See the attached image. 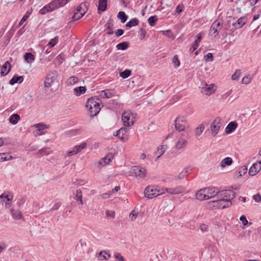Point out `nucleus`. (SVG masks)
Listing matches in <instances>:
<instances>
[{"mask_svg": "<svg viewBox=\"0 0 261 261\" xmlns=\"http://www.w3.org/2000/svg\"><path fill=\"white\" fill-rule=\"evenodd\" d=\"M174 125L175 129L179 132H184L187 128L189 127L186 118L180 116L176 117L174 121Z\"/></svg>", "mask_w": 261, "mask_h": 261, "instance_id": "obj_1", "label": "nucleus"}, {"mask_svg": "<svg viewBox=\"0 0 261 261\" xmlns=\"http://www.w3.org/2000/svg\"><path fill=\"white\" fill-rule=\"evenodd\" d=\"M162 193H160V190L152 186H147L144 191L145 196L149 199L156 197L161 195Z\"/></svg>", "mask_w": 261, "mask_h": 261, "instance_id": "obj_2", "label": "nucleus"}, {"mask_svg": "<svg viewBox=\"0 0 261 261\" xmlns=\"http://www.w3.org/2000/svg\"><path fill=\"white\" fill-rule=\"evenodd\" d=\"M217 196L218 199H232L236 196L235 193L231 190L219 191V193L217 194Z\"/></svg>", "mask_w": 261, "mask_h": 261, "instance_id": "obj_3", "label": "nucleus"}, {"mask_svg": "<svg viewBox=\"0 0 261 261\" xmlns=\"http://www.w3.org/2000/svg\"><path fill=\"white\" fill-rule=\"evenodd\" d=\"M131 175L140 178H143L146 175L145 169L139 166L133 167Z\"/></svg>", "mask_w": 261, "mask_h": 261, "instance_id": "obj_4", "label": "nucleus"}, {"mask_svg": "<svg viewBox=\"0 0 261 261\" xmlns=\"http://www.w3.org/2000/svg\"><path fill=\"white\" fill-rule=\"evenodd\" d=\"M100 100L97 97L90 98L86 102V107L88 110H92V108L100 107Z\"/></svg>", "mask_w": 261, "mask_h": 261, "instance_id": "obj_5", "label": "nucleus"}, {"mask_svg": "<svg viewBox=\"0 0 261 261\" xmlns=\"http://www.w3.org/2000/svg\"><path fill=\"white\" fill-rule=\"evenodd\" d=\"M221 119L220 117H216L211 125L212 135L215 137L218 134L221 126Z\"/></svg>", "mask_w": 261, "mask_h": 261, "instance_id": "obj_6", "label": "nucleus"}, {"mask_svg": "<svg viewBox=\"0 0 261 261\" xmlns=\"http://www.w3.org/2000/svg\"><path fill=\"white\" fill-rule=\"evenodd\" d=\"M58 74L57 71H54L49 73L44 81V86L46 88H49L51 86L52 84L56 80Z\"/></svg>", "mask_w": 261, "mask_h": 261, "instance_id": "obj_7", "label": "nucleus"}, {"mask_svg": "<svg viewBox=\"0 0 261 261\" xmlns=\"http://www.w3.org/2000/svg\"><path fill=\"white\" fill-rule=\"evenodd\" d=\"M222 28L221 23L218 20H215L210 29V34L215 37L217 36Z\"/></svg>", "mask_w": 261, "mask_h": 261, "instance_id": "obj_8", "label": "nucleus"}, {"mask_svg": "<svg viewBox=\"0 0 261 261\" xmlns=\"http://www.w3.org/2000/svg\"><path fill=\"white\" fill-rule=\"evenodd\" d=\"M207 199L213 198L219 193V190L215 187H208L204 188Z\"/></svg>", "mask_w": 261, "mask_h": 261, "instance_id": "obj_9", "label": "nucleus"}, {"mask_svg": "<svg viewBox=\"0 0 261 261\" xmlns=\"http://www.w3.org/2000/svg\"><path fill=\"white\" fill-rule=\"evenodd\" d=\"M132 115L130 113L127 112H124L122 114V120L125 126H130L134 124V120H133V117L130 119V115Z\"/></svg>", "mask_w": 261, "mask_h": 261, "instance_id": "obj_10", "label": "nucleus"}, {"mask_svg": "<svg viewBox=\"0 0 261 261\" xmlns=\"http://www.w3.org/2000/svg\"><path fill=\"white\" fill-rule=\"evenodd\" d=\"M216 90L215 85L211 84L208 85L206 83L204 84V86L202 87L201 92L207 95H210L215 92Z\"/></svg>", "mask_w": 261, "mask_h": 261, "instance_id": "obj_11", "label": "nucleus"}, {"mask_svg": "<svg viewBox=\"0 0 261 261\" xmlns=\"http://www.w3.org/2000/svg\"><path fill=\"white\" fill-rule=\"evenodd\" d=\"M87 146V143L83 142L80 145H76L74 146L72 148V150L69 151L67 152V155L69 156H72L74 154L80 152L82 149L86 148Z\"/></svg>", "mask_w": 261, "mask_h": 261, "instance_id": "obj_12", "label": "nucleus"}, {"mask_svg": "<svg viewBox=\"0 0 261 261\" xmlns=\"http://www.w3.org/2000/svg\"><path fill=\"white\" fill-rule=\"evenodd\" d=\"M260 165V161H259L258 163H254L249 170V175L251 176H254L256 175L261 169Z\"/></svg>", "mask_w": 261, "mask_h": 261, "instance_id": "obj_13", "label": "nucleus"}, {"mask_svg": "<svg viewBox=\"0 0 261 261\" xmlns=\"http://www.w3.org/2000/svg\"><path fill=\"white\" fill-rule=\"evenodd\" d=\"M166 192L170 194H179L182 193L185 191L184 188L181 186H178L175 188H166Z\"/></svg>", "mask_w": 261, "mask_h": 261, "instance_id": "obj_14", "label": "nucleus"}, {"mask_svg": "<svg viewBox=\"0 0 261 261\" xmlns=\"http://www.w3.org/2000/svg\"><path fill=\"white\" fill-rule=\"evenodd\" d=\"M128 132V129L125 127H122L116 132L115 136H117L123 142L126 141L127 138L124 137V136Z\"/></svg>", "mask_w": 261, "mask_h": 261, "instance_id": "obj_15", "label": "nucleus"}, {"mask_svg": "<svg viewBox=\"0 0 261 261\" xmlns=\"http://www.w3.org/2000/svg\"><path fill=\"white\" fill-rule=\"evenodd\" d=\"M11 68V66L10 63L8 61L6 62L1 68V76H4L6 75L10 71Z\"/></svg>", "mask_w": 261, "mask_h": 261, "instance_id": "obj_16", "label": "nucleus"}, {"mask_svg": "<svg viewBox=\"0 0 261 261\" xmlns=\"http://www.w3.org/2000/svg\"><path fill=\"white\" fill-rule=\"evenodd\" d=\"M55 9L54 7L53 3L50 2L48 5L45 6L42 9H41L39 11V13L42 15H44L46 13L51 12Z\"/></svg>", "mask_w": 261, "mask_h": 261, "instance_id": "obj_17", "label": "nucleus"}, {"mask_svg": "<svg viewBox=\"0 0 261 261\" xmlns=\"http://www.w3.org/2000/svg\"><path fill=\"white\" fill-rule=\"evenodd\" d=\"M219 208H224L231 205L230 199H218Z\"/></svg>", "mask_w": 261, "mask_h": 261, "instance_id": "obj_18", "label": "nucleus"}, {"mask_svg": "<svg viewBox=\"0 0 261 261\" xmlns=\"http://www.w3.org/2000/svg\"><path fill=\"white\" fill-rule=\"evenodd\" d=\"M187 144V140L183 138H179L175 145V147L177 150H179L185 147Z\"/></svg>", "mask_w": 261, "mask_h": 261, "instance_id": "obj_19", "label": "nucleus"}, {"mask_svg": "<svg viewBox=\"0 0 261 261\" xmlns=\"http://www.w3.org/2000/svg\"><path fill=\"white\" fill-rule=\"evenodd\" d=\"M206 207L208 210H215L219 208L218 199L210 201L206 203Z\"/></svg>", "mask_w": 261, "mask_h": 261, "instance_id": "obj_20", "label": "nucleus"}, {"mask_svg": "<svg viewBox=\"0 0 261 261\" xmlns=\"http://www.w3.org/2000/svg\"><path fill=\"white\" fill-rule=\"evenodd\" d=\"M238 126V124L235 121L230 122L226 126L225 129V133L226 134H230L233 132Z\"/></svg>", "mask_w": 261, "mask_h": 261, "instance_id": "obj_21", "label": "nucleus"}, {"mask_svg": "<svg viewBox=\"0 0 261 261\" xmlns=\"http://www.w3.org/2000/svg\"><path fill=\"white\" fill-rule=\"evenodd\" d=\"M196 198L199 200H204L207 199L204 188L200 189L196 194Z\"/></svg>", "mask_w": 261, "mask_h": 261, "instance_id": "obj_22", "label": "nucleus"}, {"mask_svg": "<svg viewBox=\"0 0 261 261\" xmlns=\"http://www.w3.org/2000/svg\"><path fill=\"white\" fill-rule=\"evenodd\" d=\"M246 23V18L244 17H241L236 22H232V24L236 28H241Z\"/></svg>", "mask_w": 261, "mask_h": 261, "instance_id": "obj_23", "label": "nucleus"}, {"mask_svg": "<svg viewBox=\"0 0 261 261\" xmlns=\"http://www.w3.org/2000/svg\"><path fill=\"white\" fill-rule=\"evenodd\" d=\"M23 80V77L22 76H18L17 75H15L10 80L9 84L11 85H13L16 83H21Z\"/></svg>", "mask_w": 261, "mask_h": 261, "instance_id": "obj_24", "label": "nucleus"}, {"mask_svg": "<svg viewBox=\"0 0 261 261\" xmlns=\"http://www.w3.org/2000/svg\"><path fill=\"white\" fill-rule=\"evenodd\" d=\"M68 1V0H54L51 3H53L54 7L56 9L64 6Z\"/></svg>", "mask_w": 261, "mask_h": 261, "instance_id": "obj_25", "label": "nucleus"}, {"mask_svg": "<svg viewBox=\"0 0 261 261\" xmlns=\"http://www.w3.org/2000/svg\"><path fill=\"white\" fill-rule=\"evenodd\" d=\"M113 155L111 154H108L106 156L103 158L100 161L98 162V164H102L103 163H105V165L109 164L113 159Z\"/></svg>", "mask_w": 261, "mask_h": 261, "instance_id": "obj_26", "label": "nucleus"}, {"mask_svg": "<svg viewBox=\"0 0 261 261\" xmlns=\"http://www.w3.org/2000/svg\"><path fill=\"white\" fill-rule=\"evenodd\" d=\"M49 148L46 147L41 149L39 150L37 152L36 154L39 156H42L45 155L49 154L51 151L49 150Z\"/></svg>", "mask_w": 261, "mask_h": 261, "instance_id": "obj_27", "label": "nucleus"}, {"mask_svg": "<svg viewBox=\"0 0 261 261\" xmlns=\"http://www.w3.org/2000/svg\"><path fill=\"white\" fill-rule=\"evenodd\" d=\"M86 91V88L85 86H80L74 89V94L76 96H80Z\"/></svg>", "mask_w": 261, "mask_h": 261, "instance_id": "obj_28", "label": "nucleus"}, {"mask_svg": "<svg viewBox=\"0 0 261 261\" xmlns=\"http://www.w3.org/2000/svg\"><path fill=\"white\" fill-rule=\"evenodd\" d=\"M82 197L83 196L82 191L81 190H77L74 198L76 200L77 202H79V204L82 205H83L84 203Z\"/></svg>", "mask_w": 261, "mask_h": 261, "instance_id": "obj_29", "label": "nucleus"}, {"mask_svg": "<svg viewBox=\"0 0 261 261\" xmlns=\"http://www.w3.org/2000/svg\"><path fill=\"white\" fill-rule=\"evenodd\" d=\"M20 119V116L17 114H13L9 118V122L12 124H16L17 123L18 120Z\"/></svg>", "mask_w": 261, "mask_h": 261, "instance_id": "obj_30", "label": "nucleus"}, {"mask_svg": "<svg viewBox=\"0 0 261 261\" xmlns=\"http://www.w3.org/2000/svg\"><path fill=\"white\" fill-rule=\"evenodd\" d=\"M232 163V160L231 158L227 157L223 159L221 162V166L224 168L226 166H229Z\"/></svg>", "mask_w": 261, "mask_h": 261, "instance_id": "obj_31", "label": "nucleus"}, {"mask_svg": "<svg viewBox=\"0 0 261 261\" xmlns=\"http://www.w3.org/2000/svg\"><path fill=\"white\" fill-rule=\"evenodd\" d=\"M24 60L28 63H31L35 60L34 56L30 53H27L24 55Z\"/></svg>", "mask_w": 261, "mask_h": 261, "instance_id": "obj_32", "label": "nucleus"}, {"mask_svg": "<svg viewBox=\"0 0 261 261\" xmlns=\"http://www.w3.org/2000/svg\"><path fill=\"white\" fill-rule=\"evenodd\" d=\"M107 0H99L98 11H104L106 9Z\"/></svg>", "mask_w": 261, "mask_h": 261, "instance_id": "obj_33", "label": "nucleus"}, {"mask_svg": "<svg viewBox=\"0 0 261 261\" xmlns=\"http://www.w3.org/2000/svg\"><path fill=\"white\" fill-rule=\"evenodd\" d=\"M110 257V254L106 251H102L100 252L98 254V257H99V259L101 260L108 259Z\"/></svg>", "mask_w": 261, "mask_h": 261, "instance_id": "obj_34", "label": "nucleus"}, {"mask_svg": "<svg viewBox=\"0 0 261 261\" xmlns=\"http://www.w3.org/2000/svg\"><path fill=\"white\" fill-rule=\"evenodd\" d=\"M139 21L138 19L136 18H133L126 23L125 26L127 28H131L132 27L137 25L139 24Z\"/></svg>", "mask_w": 261, "mask_h": 261, "instance_id": "obj_35", "label": "nucleus"}, {"mask_svg": "<svg viewBox=\"0 0 261 261\" xmlns=\"http://www.w3.org/2000/svg\"><path fill=\"white\" fill-rule=\"evenodd\" d=\"M129 46V44L128 42H122L119 44H118L116 46V47L119 50H125Z\"/></svg>", "mask_w": 261, "mask_h": 261, "instance_id": "obj_36", "label": "nucleus"}, {"mask_svg": "<svg viewBox=\"0 0 261 261\" xmlns=\"http://www.w3.org/2000/svg\"><path fill=\"white\" fill-rule=\"evenodd\" d=\"M11 213L13 218L16 220L19 219L22 217L21 212L19 210H11Z\"/></svg>", "mask_w": 261, "mask_h": 261, "instance_id": "obj_37", "label": "nucleus"}, {"mask_svg": "<svg viewBox=\"0 0 261 261\" xmlns=\"http://www.w3.org/2000/svg\"><path fill=\"white\" fill-rule=\"evenodd\" d=\"M85 14V10L84 9L81 13L75 11L74 14L72 17V20L75 21L80 19Z\"/></svg>", "mask_w": 261, "mask_h": 261, "instance_id": "obj_38", "label": "nucleus"}, {"mask_svg": "<svg viewBox=\"0 0 261 261\" xmlns=\"http://www.w3.org/2000/svg\"><path fill=\"white\" fill-rule=\"evenodd\" d=\"M117 16L121 20V22L122 23L125 22L127 19V16L123 11L119 12Z\"/></svg>", "mask_w": 261, "mask_h": 261, "instance_id": "obj_39", "label": "nucleus"}, {"mask_svg": "<svg viewBox=\"0 0 261 261\" xmlns=\"http://www.w3.org/2000/svg\"><path fill=\"white\" fill-rule=\"evenodd\" d=\"M204 129V125L203 124H201L198 127H197L195 130V136L196 137L199 136L203 132Z\"/></svg>", "mask_w": 261, "mask_h": 261, "instance_id": "obj_40", "label": "nucleus"}, {"mask_svg": "<svg viewBox=\"0 0 261 261\" xmlns=\"http://www.w3.org/2000/svg\"><path fill=\"white\" fill-rule=\"evenodd\" d=\"M165 152V149L163 145L160 146L158 148L157 151L155 152V154L158 155L156 160H158L162 154Z\"/></svg>", "mask_w": 261, "mask_h": 261, "instance_id": "obj_41", "label": "nucleus"}, {"mask_svg": "<svg viewBox=\"0 0 261 261\" xmlns=\"http://www.w3.org/2000/svg\"><path fill=\"white\" fill-rule=\"evenodd\" d=\"M120 76L123 79H126L131 74V70L128 69H126L123 71L120 72L119 73Z\"/></svg>", "mask_w": 261, "mask_h": 261, "instance_id": "obj_42", "label": "nucleus"}, {"mask_svg": "<svg viewBox=\"0 0 261 261\" xmlns=\"http://www.w3.org/2000/svg\"><path fill=\"white\" fill-rule=\"evenodd\" d=\"M100 110V107H96V108H92V110H88V111L90 114V116L91 117L96 116L99 113Z\"/></svg>", "mask_w": 261, "mask_h": 261, "instance_id": "obj_43", "label": "nucleus"}, {"mask_svg": "<svg viewBox=\"0 0 261 261\" xmlns=\"http://www.w3.org/2000/svg\"><path fill=\"white\" fill-rule=\"evenodd\" d=\"M104 93V95L106 98H110L114 95L115 93L114 91H111V90L107 89L105 90H103L101 92Z\"/></svg>", "mask_w": 261, "mask_h": 261, "instance_id": "obj_44", "label": "nucleus"}, {"mask_svg": "<svg viewBox=\"0 0 261 261\" xmlns=\"http://www.w3.org/2000/svg\"><path fill=\"white\" fill-rule=\"evenodd\" d=\"M85 9V11L87 10V6L86 3L81 4L75 10V11L78 12L79 13H81L83 10Z\"/></svg>", "mask_w": 261, "mask_h": 261, "instance_id": "obj_45", "label": "nucleus"}, {"mask_svg": "<svg viewBox=\"0 0 261 261\" xmlns=\"http://www.w3.org/2000/svg\"><path fill=\"white\" fill-rule=\"evenodd\" d=\"M79 81V79L77 77L72 76L70 77L67 80V84L69 85H72L75 83H76Z\"/></svg>", "mask_w": 261, "mask_h": 261, "instance_id": "obj_46", "label": "nucleus"}, {"mask_svg": "<svg viewBox=\"0 0 261 261\" xmlns=\"http://www.w3.org/2000/svg\"><path fill=\"white\" fill-rule=\"evenodd\" d=\"M148 21L150 25L153 26L158 21L157 16L156 15L152 16L148 18Z\"/></svg>", "mask_w": 261, "mask_h": 261, "instance_id": "obj_47", "label": "nucleus"}, {"mask_svg": "<svg viewBox=\"0 0 261 261\" xmlns=\"http://www.w3.org/2000/svg\"><path fill=\"white\" fill-rule=\"evenodd\" d=\"M105 27H107V29L108 30V34L109 35H112L114 33L113 29V24L111 22H108Z\"/></svg>", "mask_w": 261, "mask_h": 261, "instance_id": "obj_48", "label": "nucleus"}, {"mask_svg": "<svg viewBox=\"0 0 261 261\" xmlns=\"http://www.w3.org/2000/svg\"><path fill=\"white\" fill-rule=\"evenodd\" d=\"M241 74V70L238 69L234 73H233L231 76V79L233 80H238L239 77Z\"/></svg>", "mask_w": 261, "mask_h": 261, "instance_id": "obj_49", "label": "nucleus"}, {"mask_svg": "<svg viewBox=\"0 0 261 261\" xmlns=\"http://www.w3.org/2000/svg\"><path fill=\"white\" fill-rule=\"evenodd\" d=\"M58 38L57 37H56L54 38L51 39L50 42L48 43L47 45L53 47L58 43Z\"/></svg>", "mask_w": 261, "mask_h": 261, "instance_id": "obj_50", "label": "nucleus"}, {"mask_svg": "<svg viewBox=\"0 0 261 261\" xmlns=\"http://www.w3.org/2000/svg\"><path fill=\"white\" fill-rule=\"evenodd\" d=\"M138 215V212L135 210H133L129 214V218H131L132 220H134L136 219Z\"/></svg>", "mask_w": 261, "mask_h": 261, "instance_id": "obj_51", "label": "nucleus"}, {"mask_svg": "<svg viewBox=\"0 0 261 261\" xmlns=\"http://www.w3.org/2000/svg\"><path fill=\"white\" fill-rule=\"evenodd\" d=\"M251 80V77L250 75H247L243 78L242 83L245 84H247L250 83Z\"/></svg>", "mask_w": 261, "mask_h": 261, "instance_id": "obj_52", "label": "nucleus"}, {"mask_svg": "<svg viewBox=\"0 0 261 261\" xmlns=\"http://www.w3.org/2000/svg\"><path fill=\"white\" fill-rule=\"evenodd\" d=\"M199 228L202 232H207L208 229V225L204 223L200 224Z\"/></svg>", "mask_w": 261, "mask_h": 261, "instance_id": "obj_53", "label": "nucleus"}, {"mask_svg": "<svg viewBox=\"0 0 261 261\" xmlns=\"http://www.w3.org/2000/svg\"><path fill=\"white\" fill-rule=\"evenodd\" d=\"M115 258L118 261H124V258L119 253H116L115 254Z\"/></svg>", "mask_w": 261, "mask_h": 261, "instance_id": "obj_54", "label": "nucleus"}, {"mask_svg": "<svg viewBox=\"0 0 261 261\" xmlns=\"http://www.w3.org/2000/svg\"><path fill=\"white\" fill-rule=\"evenodd\" d=\"M205 61L206 62H210L212 61L213 60V55L211 53H208L205 57H204Z\"/></svg>", "mask_w": 261, "mask_h": 261, "instance_id": "obj_55", "label": "nucleus"}, {"mask_svg": "<svg viewBox=\"0 0 261 261\" xmlns=\"http://www.w3.org/2000/svg\"><path fill=\"white\" fill-rule=\"evenodd\" d=\"M247 171V168L245 166H242L240 168L239 173L240 176H241L243 174H245Z\"/></svg>", "mask_w": 261, "mask_h": 261, "instance_id": "obj_56", "label": "nucleus"}, {"mask_svg": "<svg viewBox=\"0 0 261 261\" xmlns=\"http://www.w3.org/2000/svg\"><path fill=\"white\" fill-rule=\"evenodd\" d=\"M240 220L242 222L244 226L247 225L248 223V221H247L246 217L244 215L241 216L240 218Z\"/></svg>", "mask_w": 261, "mask_h": 261, "instance_id": "obj_57", "label": "nucleus"}, {"mask_svg": "<svg viewBox=\"0 0 261 261\" xmlns=\"http://www.w3.org/2000/svg\"><path fill=\"white\" fill-rule=\"evenodd\" d=\"M173 63H174L175 66L176 67H178L179 66L180 62H179V60H178L177 56L175 55L173 57Z\"/></svg>", "mask_w": 261, "mask_h": 261, "instance_id": "obj_58", "label": "nucleus"}, {"mask_svg": "<svg viewBox=\"0 0 261 261\" xmlns=\"http://www.w3.org/2000/svg\"><path fill=\"white\" fill-rule=\"evenodd\" d=\"M140 34V39H143L146 35V31L144 29L141 28L139 30Z\"/></svg>", "mask_w": 261, "mask_h": 261, "instance_id": "obj_59", "label": "nucleus"}, {"mask_svg": "<svg viewBox=\"0 0 261 261\" xmlns=\"http://www.w3.org/2000/svg\"><path fill=\"white\" fill-rule=\"evenodd\" d=\"M186 172H187L186 171L185 172H180L178 176L175 177L174 179L175 180H177V179H180L183 178L185 176V175H186L185 173Z\"/></svg>", "mask_w": 261, "mask_h": 261, "instance_id": "obj_60", "label": "nucleus"}, {"mask_svg": "<svg viewBox=\"0 0 261 261\" xmlns=\"http://www.w3.org/2000/svg\"><path fill=\"white\" fill-rule=\"evenodd\" d=\"M106 215L107 217H110L112 218H114L115 217V213L114 211H110L107 210L106 211Z\"/></svg>", "mask_w": 261, "mask_h": 261, "instance_id": "obj_61", "label": "nucleus"}, {"mask_svg": "<svg viewBox=\"0 0 261 261\" xmlns=\"http://www.w3.org/2000/svg\"><path fill=\"white\" fill-rule=\"evenodd\" d=\"M182 133H180L179 134V138H183L185 139H186V138H188V133L186 131V130L184 131V132H181Z\"/></svg>", "mask_w": 261, "mask_h": 261, "instance_id": "obj_62", "label": "nucleus"}, {"mask_svg": "<svg viewBox=\"0 0 261 261\" xmlns=\"http://www.w3.org/2000/svg\"><path fill=\"white\" fill-rule=\"evenodd\" d=\"M253 199L256 202H260L261 201V196L259 194H257L253 196Z\"/></svg>", "mask_w": 261, "mask_h": 261, "instance_id": "obj_63", "label": "nucleus"}, {"mask_svg": "<svg viewBox=\"0 0 261 261\" xmlns=\"http://www.w3.org/2000/svg\"><path fill=\"white\" fill-rule=\"evenodd\" d=\"M202 33H200L199 34H198L197 35V39L195 41V42H196V44L198 43L199 44V42L201 41V40L202 39Z\"/></svg>", "mask_w": 261, "mask_h": 261, "instance_id": "obj_64", "label": "nucleus"}]
</instances>
